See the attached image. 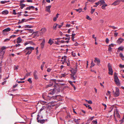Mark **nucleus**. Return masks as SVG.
<instances>
[{
	"label": "nucleus",
	"instance_id": "f257e3e1",
	"mask_svg": "<svg viewBox=\"0 0 124 124\" xmlns=\"http://www.w3.org/2000/svg\"><path fill=\"white\" fill-rule=\"evenodd\" d=\"M61 96L59 95H56L55 96H52L50 97L49 98V99H56V101H52L51 102V103L52 104H54V105H55L56 102L57 101V100L60 101L62 100L61 98H60Z\"/></svg>",
	"mask_w": 124,
	"mask_h": 124
},
{
	"label": "nucleus",
	"instance_id": "f03ea898",
	"mask_svg": "<svg viewBox=\"0 0 124 124\" xmlns=\"http://www.w3.org/2000/svg\"><path fill=\"white\" fill-rule=\"evenodd\" d=\"M34 49L33 47H26L24 50L25 52H27L26 55L29 54L31 53L32 51Z\"/></svg>",
	"mask_w": 124,
	"mask_h": 124
},
{
	"label": "nucleus",
	"instance_id": "7ed1b4c3",
	"mask_svg": "<svg viewBox=\"0 0 124 124\" xmlns=\"http://www.w3.org/2000/svg\"><path fill=\"white\" fill-rule=\"evenodd\" d=\"M114 81L116 84L117 86L120 85V83L119 80L117 75L115 74L114 75Z\"/></svg>",
	"mask_w": 124,
	"mask_h": 124
},
{
	"label": "nucleus",
	"instance_id": "20e7f679",
	"mask_svg": "<svg viewBox=\"0 0 124 124\" xmlns=\"http://www.w3.org/2000/svg\"><path fill=\"white\" fill-rule=\"evenodd\" d=\"M116 115V116L118 118L120 117V116L119 114V112L117 108H116L114 109V116L115 119L116 120V118L115 115Z\"/></svg>",
	"mask_w": 124,
	"mask_h": 124
},
{
	"label": "nucleus",
	"instance_id": "39448f33",
	"mask_svg": "<svg viewBox=\"0 0 124 124\" xmlns=\"http://www.w3.org/2000/svg\"><path fill=\"white\" fill-rule=\"evenodd\" d=\"M38 117L37 118V122L38 123H39L41 124H43L46 121H47V119H39V118L40 117V116L39 115H38Z\"/></svg>",
	"mask_w": 124,
	"mask_h": 124
},
{
	"label": "nucleus",
	"instance_id": "423d86ee",
	"mask_svg": "<svg viewBox=\"0 0 124 124\" xmlns=\"http://www.w3.org/2000/svg\"><path fill=\"white\" fill-rule=\"evenodd\" d=\"M116 92L114 93V96L115 97L118 96L120 94V91L119 89L117 87H116Z\"/></svg>",
	"mask_w": 124,
	"mask_h": 124
},
{
	"label": "nucleus",
	"instance_id": "0eeeda50",
	"mask_svg": "<svg viewBox=\"0 0 124 124\" xmlns=\"http://www.w3.org/2000/svg\"><path fill=\"white\" fill-rule=\"evenodd\" d=\"M108 68L109 74L111 75H112L113 72L112 70L111 66H110L109 63L108 65Z\"/></svg>",
	"mask_w": 124,
	"mask_h": 124
},
{
	"label": "nucleus",
	"instance_id": "6e6552de",
	"mask_svg": "<svg viewBox=\"0 0 124 124\" xmlns=\"http://www.w3.org/2000/svg\"><path fill=\"white\" fill-rule=\"evenodd\" d=\"M94 59L95 60L94 61V62L95 63H97V65H99L100 62V59L96 57Z\"/></svg>",
	"mask_w": 124,
	"mask_h": 124
},
{
	"label": "nucleus",
	"instance_id": "1a4fd4ad",
	"mask_svg": "<svg viewBox=\"0 0 124 124\" xmlns=\"http://www.w3.org/2000/svg\"><path fill=\"white\" fill-rule=\"evenodd\" d=\"M77 67H76L74 69H72L70 70L71 73V74L76 75V73L77 71Z\"/></svg>",
	"mask_w": 124,
	"mask_h": 124
},
{
	"label": "nucleus",
	"instance_id": "9d476101",
	"mask_svg": "<svg viewBox=\"0 0 124 124\" xmlns=\"http://www.w3.org/2000/svg\"><path fill=\"white\" fill-rule=\"evenodd\" d=\"M70 76L71 78L73 80H75V79L77 78V76L76 75L71 74Z\"/></svg>",
	"mask_w": 124,
	"mask_h": 124
},
{
	"label": "nucleus",
	"instance_id": "9b49d317",
	"mask_svg": "<svg viewBox=\"0 0 124 124\" xmlns=\"http://www.w3.org/2000/svg\"><path fill=\"white\" fill-rule=\"evenodd\" d=\"M114 46V44H111L110 45L108 46V51L110 52H111L112 51V48L111 47H113Z\"/></svg>",
	"mask_w": 124,
	"mask_h": 124
},
{
	"label": "nucleus",
	"instance_id": "f8f14e48",
	"mask_svg": "<svg viewBox=\"0 0 124 124\" xmlns=\"http://www.w3.org/2000/svg\"><path fill=\"white\" fill-rule=\"evenodd\" d=\"M124 41V39L121 38H120L117 40V42L118 43L120 44L122 42Z\"/></svg>",
	"mask_w": 124,
	"mask_h": 124
},
{
	"label": "nucleus",
	"instance_id": "ddd939ff",
	"mask_svg": "<svg viewBox=\"0 0 124 124\" xmlns=\"http://www.w3.org/2000/svg\"><path fill=\"white\" fill-rule=\"evenodd\" d=\"M46 28H42L41 30V32H40V34L41 35H42L44 33H45L46 31Z\"/></svg>",
	"mask_w": 124,
	"mask_h": 124
},
{
	"label": "nucleus",
	"instance_id": "4468645a",
	"mask_svg": "<svg viewBox=\"0 0 124 124\" xmlns=\"http://www.w3.org/2000/svg\"><path fill=\"white\" fill-rule=\"evenodd\" d=\"M22 41V39L20 37H19L17 39V43H21Z\"/></svg>",
	"mask_w": 124,
	"mask_h": 124
},
{
	"label": "nucleus",
	"instance_id": "2eb2a0df",
	"mask_svg": "<svg viewBox=\"0 0 124 124\" xmlns=\"http://www.w3.org/2000/svg\"><path fill=\"white\" fill-rule=\"evenodd\" d=\"M9 13V12L7 10L3 11L1 12V14L3 15H7Z\"/></svg>",
	"mask_w": 124,
	"mask_h": 124
},
{
	"label": "nucleus",
	"instance_id": "dca6fc26",
	"mask_svg": "<svg viewBox=\"0 0 124 124\" xmlns=\"http://www.w3.org/2000/svg\"><path fill=\"white\" fill-rule=\"evenodd\" d=\"M51 6L50 5H49L47 6L46 7V11L48 12H50V8Z\"/></svg>",
	"mask_w": 124,
	"mask_h": 124
},
{
	"label": "nucleus",
	"instance_id": "f3484780",
	"mask_svg": "<svg viewBox=\"0 0 124 124\" xmlns=\"http://www.w3.org/2000/svg\"><path fill=\"white\" fill-rule=\"evenodd\" d=\"M5 53L4 51H0V59H2L3 58V56Z\"/></svg>",
	"mask_w": 124,
	"mask_h": 124
},
{
	"label": "nucleus",
	"instance_id": "a211bd4d",
	"mask_svg": "<svg viewBox=\"0 0 124 124\" xmlns=\"http://www.w3.org/2000/svg\"><path fill=\"white\" fill-rule=\"evenodd\" d=\"M11 29L9 28H8L3 30V32H6L10 31Z\"/></svg>",
	"mask_w": 124,
	"mask_h": 124
},
{
	"label": "nucleus",
	"instance_id": "6ab92c4d",
	"mask_svg": "<svg viewBox=\"0 0 124 124\" xmlns=\"http://www.w3.org/2000/svg\"><path fill=\"white\" fill-rule=\"evenodd\" d=\"M37 71H34V76L35 79H38V77L36 75Z\"/></svg>",
	"mask_w": 124,
	"mask_h": 124
},
{
	"label": "nucleus",
	"instance_id": "aec40b11",
	"mask_svg": "<svg viewBox=\"0 0 124 124\" xmlns=\"http://www.w3.org/2000/svg\"><path fill=\"white\" fill-rule=\"evenodd\" d=\"M58 25V24L57 23H55L54 25V26L53 27V29L54 30H56L57 26Z\"/></svg>",
	"mask_w": 124,
	"mask_h": 124
},
{
	"label": "nucleus",
	"instance_id": "412c9836",
	"mask_svg": "<svg viewBox=\"0 0 124 124\" xmlns=\"http://www.w3.org/2000/svg\"><path fill=\"white\" fill-rule=\"evenodd\" d=\"M54 42L53 40L50 39L48 42V43L50 45H52Z\"/></svg>",
	"mask_w": 124,
	"mask_h": 124
},
{
	"label": "nucleus",
	"instance_id": "4be33fe9",
	"mask_svg": "<svg viewBox=\"0 0 124 124\" xmlns=\"http://www.w3.org/2000/svg\"><path fill=\"white\" fill-rule=\"evenodd\" d=\"M119 56L123 60H124V56L123 55V54L122 53H120Z\"/></svg>",
	"mask_w": 124,
	"mask_h": 124
},
{
	"label": "nucleus",
	"instance_id": "5701e85b",
	"mask_svg": "<svg viewBox=\"0 0 124 124\" xmlns=\"http://www.w3.org/2000/svg\"><path fill=\"white\" fill-rule=\"evenodd\" d=\"M100 3L101 4L100 5H104L105 3V2L104 0H101L99 1Z\"/></svg>",
	"mask_w": 124,
	"mask_h": 124
},
{
	"label": "nucleus",
	"instance_id": "b1692460",
	"mask_svg": "<svg viewBox=\"0 0 124 124\" xmlns=\"http://www.w3.org/2000/svg\"><path fill=\"white\" fill-rule=\"evenodd\" d=\"M8 2H9V1H7L4 0L3 1H0V2L2 4H4Z\"/></svg>",
	"mask_w": 124,
	"mask_h": 124
},
{
	"label": "nucleus",
	"instance_id": "393cba45",
	"mask_svg": "<svg viewBox=\"0 0 124 124\" xmlns=\"http://www.w3.org/2000/svg\"><path fill=\"white\" fill-rule=\"evenodd\" d=\"M119 4L117 2V1L116 0L112 4V5H113L114 6H115L116 5L118 4Z\"/></svg>",
	"mask_w": 124,
	"mask_h": 124
},
{
	"label": "nucleus",
	"instance_id": "a878e982",
	"mask_svg": "<svg viewBox=\"0 0 124 124\" xmlns=\"http://www.w3.org/2000/svg\"><path fill=\"white\" fill-rule=\"evenodd\" d=\"M31 42L32 41H27L24 43V46H26L28 44L31 43Z\"/></svg>",
	"mask_w": 124,
	"mask_h": 124
},
{
	"label": "nucleus",
	"instance_id": "bb28decb",
	"mask_svg": "<svg viewBox=\"0 0 124 124\" xmlns=\"http://www.w3.org/2000/svg\"><path fill=\"white\" fill-rule=\"evenodd\" d=\"M21 6L20 8L21 9H23L24 7L25 6V5L23 4H20Z\"/></svg>",
	"mask_w": 124,
	"mask_h": 124
},
{
	"label": "nucleus",
	"instance_id": "cd10ccee",
	"mask_svg": "<svg viewBox=\"0 0 124 124\" xmlns=\"http://www.w3.org/2000/svg\"><path fill=\"white\" fill-rule=\"evenodd\" d=\"M82 9L81 8H79L78 9H75V10H76L77 12L80 13L82 11Z\"/></svg>",
	"mask_w": 124,
	"mask_h": 124
},
{
	"label": "nucleus",
	"instance_id": "c85d7f7f",
	"mask_svg": "<svg viewBox=\"0 0 124 124\" xmlns=\"http://www.w3.org/2000/svg\"><path fill=\"white\" fill-rule=\"evenodd\" d=\"M33 34L35 36L38 37L39 36V35L37 32H36L33 33Z\"/></svg>",
	"mask_w": 124,
	"mask_h": 124
},
{
	"label": "nucleus",
	"instance_id": "c756f323",
	"mask_svg": "<svg viewBox=\"0 0 124 124\" xmlns=\"http://www.w3.org/2000/svg\"><path fill=\"white\" fill-rule=\"evenodd\" d=\"M59 88V86L57 87H56V86H55V87H54V90H55L57 89V91L58 92L59 91V90L58 89Z\"/></svg>",
	"mask_w": 124,
	"mask_h": 124
},
{
	"label": "nucleus",
	"instance_id": "7c9ffc66",
	"mask_svg": "<svg viewBox=\"0 0 124 124\" xmlns=\"http://www.w3.org/2000/svg\"><path fill=\"white\" fill-rule=\"evenodd\" d=\"M6 48V47L5 46H3L1 47V50L0 51H3V50L5 49Z\"/></svg>",
	"mask_w": 124,
	"mask_h": 124
},
{
	"label": "nucleus",
	"instance_id": "2f4dec72",
	"mask_svg": "<svg viewBox=\"0 0 124 124\" xmlns=\"http://www.w3.org/2000/svg\"><path fill=\"white\" fill-rule=\"evenodd\" d=\"M67 57L65 56H64V58L63 61L65 63L67 62V59H66Z\"/></svg>",
	"mask_w": 124,
	"mask_h": 124
},
{
	"label": "nucleus",
	"instance_id": "473e14b6",
	"mask_svg": "<svg viewBox=\"0 0 124 124\" xmlns=\"http://www.w3.org/2000/svg\"><path fill=\"white\" fill-rule=\"evenodd\" d=\"M95 65V64L93 62V61H92L91 63V66H90L91 67H92L94 66Z\"/></svg>",
	"mask_w": 124,
	"mask_h": 124
},
{
	"label": "nucleus",
	"instance_id": "72a5a7b5",
	"mask_svg": "<svg viewBox=\"0 0 124 124\" xmlns=\"http://www.w3.org/2000/svg\"><path fill=\"white\" fill-rule=\"evenodd\" d=\"M73 82L71 81H69V83L73 87L74 86V85L72 84Z\"/></svg>",
	"mask_w": 124,
	"mask_h": 124
},
{
	"label": "nucleus",
	"instance_id": "f704fd0d",
	"mask_svg": "<svg viewBox=\"0 0 124 124\" xmlns=\"http://www.w3.org/2000/svg\"><path fill=\"white\" fill-rule=\"evenodd\" d=\"M91 8H92V9L91 10V14H92L94 12V11L95 10V9H92V7H91Z\"/></svg>",
	"mask_w": 124,
	"mask_h": 124
},
{
	"label": "nucleus",
	"instance_id": "c9c22d12",
	"mask_svg": "<svg viewBox=\"0 0 124 124\" xmlns=\"http://www.w3.org/2000/svg\"><path fill=\"white\" fill-rule=\"evenodd\" d=\"M62 39H63L65 40H69L70 38H62Z\"/></svg>",
	"mask_w": 124,
	"mask_h": 124
},
{
	"label": "nucleus",
	"instance_id": "e433bc0d",
	"mask_svg": "<svg viewBox=\"0 0 124 124\" xmlns=\"http://www.w3.org/2000/svg\"><path fill=\"white\" fill-rule=\"evenodd\" d=\"M68 74H67L66 73H64V74H62V77H65V76H66V75H67Z\"/></svg>",
	"mask_w": 124,
	"mask_h": 124
},
{
	"label": "nucleus",
	"instance_id": "4c0bfd02",
	"mask_svg": "<svg viewBox=\"0 0 124 124\" xmlns=\"http://www.w3.org/2000/svg\"><path fill=\"white\" fill-rule=\"evenodd\" d=\"M45 42V40L44 39L43 40L42 43H41V45H42L44 46Z\"/></svg>",
	"mask_w": 124,
	"mask_h": 124
},
{
	"label": "nucleus",
	"instance_id": "58836bf2",
	"mask_svg": "<svg viewBox=\"0 0 124 124\" xmlns=\"http://www.w3.org/2000/svg\"><path fill=\"white\" fill-rule=\"evenodd\" d=\"M52 85H53V83H52L51 84H49L48 85H47L46 86V88H47L49 87H50V86H51Z\"/></svg>",
	"mask_w": 124,
	"mask_h": 124
},
{
	"label": "nucleus",
	"instance_id": "ea45409f",
	"mask_svg": "<svg viewBox=\"0 0 124 124\" xmlns=\"http://www.w3.org/2000/svg\"><path fill=\"white\" fill-rule=\"evenodd\" d=\"M80 119H74V121L75 122L77 123L79 122V121Z\"/></svg>",
	"mask_w": 124,
	"mask_h": 124
},
{
	"label": "nucleus",
	"instance_id": "a19ab883",
	"mask_svg": "<svg viewBox=\"0 0 124 124\" xmlns=\"http://www.w3.org/2000/svg\"><path fill=\"white\" fill-rule=\"evenodd\" d=\"M109 40L108 38H107L105 40V42L106 43H108L109 42Z\"/></svg>",
	"mask_w": 124,
	"mask_h": 124
},
{
	"label": "nucleus",
	"instance_id": "79ce46f5",
	"mask_svg": "<svg viewBox=\"0 0 124 124\" xmlns=\"http://www.w3.org/2000/svg\"><path fill=\"white\" fill-rule=\"evenodd\" d=\"M28 81L30 83H31L32 82V81L31 78H29L28 79Z\"/></svg>",
	"mask_w": 124,
	"mask_h": 124
},
{
	"label": "nucleus",
	"instance_id": "37998d69",
	"mask_svg": "<svg viewBox=\"0 0 124 124\" xmlns=\"http://www.w3.org/2000/svg\"><path fill=\"white\" fill-rule=\"evenodd\" d=\"M86 18L89 20H92V19L89 16H87Z\"/></svg>",
	"mask_w": 124,
	"mask_h": 124
},
{
	"label": "nucleus",
	"instance_id": "c03bdc74",
	"mask_svg": "<svg viewBox=\"0 0 124 124\" xmlns=\"http://www.w3.org/2000/svg\"><path fill=\"white\" fill-rule=\"evenodd\" d=\"M72 55L74 57H75L76 56V54L75 53L72 52Z\"/></svg>",
	"mask_w": 124,
	"mask_h": 124
},
{
	"label": "nucleus",
	"instance_id": "a18cd8bd",
	"mask_svg": "<svg viewBox=\"0 0 124 124\" xmlns=\"http://www.w3.org/2000/svg\"><path fill=\"white\" fill-rule=\"evenodd\" d=\"M92 123L94 124H96L97 123V120H93L92 121Z\"/></svg>",
	"mask_w": 124,
	"mask_h": 124
},
{
	"label": "nucleus",
	"instance_id": "49530a36",
	"mask_svg": "<svg viewBox=\"0 0 124 124\" xmlns=\"http://www.w3.org/2000/svg\"><path fill=\"white\" fill-rule=\"evenodd\" d=\"M17 13H16V10L15 9H14L13 11V14L14 15H16Z\"/></svg>",
	"mask_w": 124,
	"mask_h": 124
},
{
	"label": "nucleus",
	"instance_id": "de8ad7c7",
	"mask_svg": "<svg viewBox=\"0 0 124 124\" xmlns=\"http://www.w3.org/2000/svg\"><path fill=\"white\" fill-rule=\"evenodd\" d=\"M65 41L63 40H62L61 41L60 40L59 42L60 44L61 43H65Z\"/></svg>",
	"mask_w": 124,
	"mask_h": 124
},
{
	"label": "nucleus",
	"instance_id": "09e8293b",
	"mask_svg": "<svg viewBox=\"0 0 124 124\" xmlns=\"http://www.w3.org/2000/svg\"><path fill=\"white\" fill-rule=\"evenodd\" d=\"M118 49L119 50H123V48L122 47H119L118 48Z\"/></svg>",
	"mask_w": 124,
	"mask_h": 124
},
{
	"label": "nucleus",
	"instance_id": "8fccbe9b",
	"mask_svg": "<svg viewBox=\"0 0 124 124\" xmlns=\"http://www.w3.org/2000/svg\"><path fill=\"white\" fill-rule=\"evenodd\" d=\"M55 43L56 44H57V45H59L60 44V43H59V42H58V41H55Z\"/></svg>",
	"mask_w": 124,
	"mask_h": 124
},
{
	"label": "nucleus",
	"instance_id": "3c124183",
	"mask_svg": "<svg viewBox=\"0 0 124 124\" xmlns=\"http://www.w3.org/2000/svg\"><path fill=\"white\" fill-rule=\"evenodd\" d=\"M31 73V72L27 73L26 74V76H30V75Z\"/></svg>",
	"mask_w": 124,
	"mask_h": 124
},
{
	"label": "nucleus",
	"instance_id": "603ef678",
	"mask_svg": "<svg viewBox=\"0 0 124 124\" xmlns=\"http://www.w3.org/2000/svg\"><path fill=\"white\" fill-rule=\"evenodd\" d=\"M61 39V38H56L55 39V40H57V41H58V42H59L60 41V39Z\"/></svg>",
	"mask_w": 124,
	"mask_h": 124
},
{
	"label": "nucleus",
	"instance_id": "864d4df0",
	"mask_svg": "<svg viewBox=\"0 0 124 124\" xmlns=\"http://www.w3.org/2000/svg\"><path fill=\"white\" fill-rule=\"evenodd\" d=\"M16 36V35H12L10 36V38H14Z\"/></svg>",
	"mask_w": 124,
	"mask_h": 124
},
{
	"label": "nucleus",
	"instance_id": "5fc2aeb1",
	"mask_svg": "<svg viewBox=\"0 0 124 124\" xmlns=\"http://www.w3.org/2000/svg\"><path fill=\"white\" fill-rule=\"evenodd\" d=\"M101 8L102 9H105V7L103 5L101 6Z\"/></svg>",
	"mask_w": 124,
	"mask_h": 124
},
{
	"label": "nucleus",
	"instance_id": "6e6d98bb",
	"mask_svg": "<svg viewBox=\"0 0 124 124\" xmlns=\"http://www.w3.org/2000/svg\"><path fill=\"white\" fill-rule=\"evenodd\" d=\"M75 34H72V38L73 39L74 38V37L75 36Z\"/></svg>",
	"mask_w": 124,
	"mask_h": 124
},
{
	"label": "nucleus",
	"instance_id": "4d7b16f0",
	"mask_svg": "<svg viewBox=\"0 0 124 124\" xmlns=\"http://www.w3.org/2000/svg\"><path fill=\"white\" fill-rule=\"evenodd\" d=\"M120 67L121 68H124V65H123L120 64Z\"/></svg>",
	"mask_w": 124,
	"mask_h": 124
},
{
	"label": "nucleus",
	"instance_id": "13d9d810",
	"mask_svg": "<svg viewBox=\"0 0 124 124\" xmlns=\"http://www.w3.org/2000/svg\"><path fill=\"white\" fill-rule=\"evenodd\" d=\"M94 117V116H93L91 117H90L89 118V120L92 121L93 119V118Z\"/></svg>",
	"mask_w": 124,
	"mask_h": 124
},
{
	"label": "nucleus",
	"instance_id": "bf43d9fd",
	"mask_svg": "<svg viewBox=\"0 0 124 124\" xmlns=\"http://www.w3.org/2000/svg\"><path fill=\"white\" fill-rule=\"evenodd\" d=\"M44 66V65L43 64H42L41 65V70H43V67Z\"/></svg>",
	"mask_w": 124,
	"mask_h": 124
},
{
	"label": "nucleus",
	"instance_id": "052dcab7",
	"mask_svg": "<svg viewBox=\"0 0 124 124\" xmlns=\"http://www.w3.org/2000/svg\"><path fill=\"white\" fill-rule=\"evenodd\" d=\"M26 27L27 28H31L32 27V26H30V25H26Z\"/></svg>",
	"mask_w": 124,
	"mask_h": 124
},
{
	"label": "nucleus",
	"instance_id": "680f3d73",
	"mask_svg": "<svg viewBox=\"0 0 124 124\" xmlns=\"http://www.w3.org/2000/svg\"><path fill=\"white\" fill-rule=\"evenodd\" d=\"M66 63L67 64V65L68 66H70V64L69 62V61L68 62H66Z\"/></svg>",
	"mask_w": 124,
	"mask_h": 124
},
{
	"label": "nucleus",
	"instance_id": "e2e57ef3",
	"mask_svg": "<svg viewBox=\"0 0 124 124\" xmlns=\"http://www.w3.org/2000/svg\"><path fill=\"white\" fill-rule=\"evenodd\" d=\"M52 70V69H51L50 68H48L47 69V71L48 72H50Z\"/></svg>",
	"mask_w": 124,
	"mask_h": 124
},
{
	"label": "nucleus",
	"instance_id": "0e129e2a",
	"mask_svg": "<svg viewBox=\"0 0 124 124\" xmlns=\"http://www.w3.org/2000/svg\"><path fill=\"white\" fill-rule=\"evenodd\" d=\"M89 104H92V101H91V100H89V101H88V102Z\"/></svg>",
	"mask_w": 124,
	"mask_h": 124
},
{
	"label": "nucleus",
	"instance_id": "69168bd1",
	"mask_svg": "<svg viewBox=\"0 0 124 124\" xmlns=\"http://www.w3.org/2000/svg\"><path fill=\"white\" fill-rule=\"evenodd\" d=\"M30 7V6L27 7L25 9L26 10H30V9H31Z\"/></svg>",
	"mask_w": 124,
	"mask_h": 124
},
{
	"label": "nucleus",
	"instance_id": "338daca9",
	"mask_svg": "<svg viewBox=\"0 0 124 124\" xmlns=\"http://www.w3.org/2000/svg\"><path fill=\"white\" fill-rule=\"evenodd\" d=\"M44 108V106L42 107V108L40 109V111L41 112L43 110Z\"/></svg>",
	"mask_w": 124,
	"mask_h": 124
},
{
	"label": "nucleus",
	"instance_id": "774afa93",
	"mask_svg": "<svg viewBox=\"0 0 124 124\" xmlns=\"http://www.w3.org/2000/svg\"><path fill=\"white\" fill-rule=\"evenodd\" d=\"M18 66H17L14 69V70H17L18 69Z\"/></svg>",
	"mask_w": 124,
	"mask_h": 124
}]
</instances>
